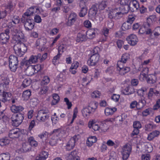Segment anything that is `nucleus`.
<instances>
[{
    "instance_id": "nucleus-1",
    "label": "nucleus",
    "mask_w": 160,
    "mask_h": 160,
    "mask_svg": "<svg viewBox=\"0 0 160 160\" xmlns=\"http://www.w3.org/2000/svg\"><path fill=\"white\" fill-rule=\"evenodd\" d=\"M47 53H45L42 55L40 53H38L37 55H32L31 56L29 60L24 62L26 65L31 64L37 62L38 61L42 62L45 60L47 57Z\"/></svg>"
},
{
    "instance_id": "nucleus-2",
    "label": "nucleus",
    "mask_w": 160,
    "mask_h": 160,
    "mask_svg": "<svg viewBox=\"0 0 160 160\" xmlns=\"http://www.w3.org/2000/svg\"><path fill=\"white\" fill-rule=\"evenodd\" d=\"M15 53L18 56H22L27 50V47L23 43H18L14 46Z\"/></svg>"
},
{
    "instance_id": "nucleus-3",
    "label": "nucleus",
    "mask_w": 160,
    "mask_h": 160,
    "mask_svg": "<svg viewBox=\"0 0 160 160\" xmlns=\"http://www.w3.org/2000/svg\"><path fill=\"white\" fill-rule=\"evenodd\" d=\"M50 112L47 109H42L39 111L37 116V119L40 122H44L48 119Z\"/></svg>"
},
{
    "instance_id": "nucleus-4",
    "label": "nucleus",
    "mask_w": 160,
    "mask_h": 160,
    "mask_svg": "<svg viewBox=\"0 0 160 160\" xmlns=\"http://www.w3.org/2000/svg\"><path fill=\"white\" fill-rule=\"evenodd\" d=\"M24 118V115L21 113H14L11 118L12 124L16 127L18 126L22 122Z\"/></svg>"
},
{
    "instance_id": "nucleus-5",
    "label": "nucleus",
    "mask_w": 160,
    "mask_h": 160,
    "mask_svg": "<svg viewBox=\"0 0 160 160\" xmlns=\"http://www.w3.org/2000/svg\"><path fill=\"white\" fill-rule=\"evenodd\" d=\"M122 16L121 8H116L110 11L108 13V17L110 19L118 20Z\"/></svg>"
},
{
    "instance_id": "nucleus-6",
    "label": "nucleus",
    "mask_w": 160,
    "mask_h": 160,
    "mask_svg": "<svg viewBox=\"0 0 160 160\" xmlns=\"http://www.w3.org/2000/svg\"><path fill=\"white\" fill-rule=\"evenodd\" d=\"M9 66L11 70L15 72L18 68V58L14 55H11L9 57Z\"/></svg>"
},
{
    "instance_id": "nucleus-7",
    "label": "nucleus",
    "mask_w": 160,
    "mask_h": 160,
    "mask_svg": "<svg viewBox=\"0 0 160 160\" xmlns=\"http://www.w3.org/2000/svg\"><path fill=\"white\" fill-rule=\"evenodd\" d=\"M10 35V30L6 29L4 32L0 34V43L2 45L6 44L8 42Z\"/></svg>"
},
{
    "instance_id": "nucleus-8",
    "label": "nucleus",
    "mask_w": 160,
    "mask_h": 160,
    "mask_svg": "<svg viewBox=\"0 0 160 160\" xmlns=\"http://www.w3.org/2000/svg\"><path fill=\"white\" fill-rule=\"evenodd\" d=\"M131 150V146L129 144H127L123 146L122 152V159L123 160H127L128 159Z\"/></svg>"
},
{
    "instance_id": "nucleus-9",
    "label": "nucleus",
    "mask_w": 160,
    "mask_h": 160,
    "mask_svg": "<svg viewBox=\"0 0 160 160\" xmlns=\"http://www.w3.org/2000/svg\"><path fill=\"white\" fill-rule=\"evenodd\" d=\"M151 24L148 22H145L139 28L138 32L140 34L146 33L150 34L152 33V30L150 28Z\"/></svg>"
},
{
    "instance_id": "nucleus-10",
    "label": "nucleus",
    "mask_w": 160,
    "mask_h": 160,
    "mask_svg": "<svg viewBox=\"0 0 160 160\" xmlns=\"http://www.w3.org/2000/svg\"><path fill=\"white\" fill-rule=\"evenodd\" d=\"M100 57L99 54L92 55L88 61V65L90 66L95 65L99 61Z\"/></svg>"
},
{
    "instance_id": "nucleus-11",
    "label": "nucleus",
    "mask_w": 160,
    "mask_h": 160,
    "mask_svg": "<svg viewBox=\"0 0 160 160\" xmlns=\"http://www.w3.org/2000/svg\"><path fill=\"white\" fill-rule=\"evenodd\" d=\"M79 5L81 8V9L79 13V16L80 17L84 16L87 14L88 9L85 6V3L87 2L88 0H79Z\"/></svg>"
},
{
    "instance_id": "nucleus-12",
    "label": "nucleus",
    "mask_w": 160,
    "mask_h": 160,
    "mask_svg": "<svg viewBox=\"0 0 160 160\" xmlns=\"http://www.w3.org/2000/svg\"><path fill=\"white\" fill-rule=\"evenodd\" d=\"M24 25L26 30H31L34 28V24L33 20L30 18H26L24 21Z\"/></svg>"
},
{
    "instance_id": "nucleus-13",
    "label": "nucleus",
    "mask_w": 160,
    "mask_h": 160,
    "mask_svg": "<svg viewBox=\"0 0 160 160\" xmlns=\"http://www.w3.org/2000/svg\"><path fill=\"white\" fill-rule=\"evenodd\" d=\"M21 134L20 130L15 128L10 130L9 132V136L10 138H14L19 137Z\"/></svg>"
},
{
    "instance_id": "nucleus-14",
    "label": "nucleus",
    "mask_w": 160,
    "mask_h": 160,
    "mask_svg": "<svg viewBox=\"0 0 160 160\" xmlns=\"http://www.w3.org/2000/svg\"><path fill=\"white\" fill-rule=\"evenodd\" d=\"M87 38L86 31H82L77 34L76 41L78 42H82L86 41Z\"/></svg>"
},
{
    "instance_id": "nucleus-15",
    "label": "nucleus",
    "mask_w": 160,
    "mask_h": 160,
    "mask_svg": "<svg viewBox=\"0 0 160 160\" xmlns=\"http://www.w3.org/2000/svg\"><path fill=\"white\" fill-rule=\"evenodd\" d=\"M127 40L128 43L131 45L133 46L137 43L138 41V39L135 35L131 34L127 38Z\"/></svg>"
},
{
    "instance_id": "nucleus-16",
    "label": "nucleus",
    "mask_w": 160,
    "mask_h": 160,
    "mask_svg": "<svg viewBox=\"0 0 160 160\" xmlns=\"http://www.w3.org/2000/svg\"><path fill=\"white\" fill-rule=\"evenodd\" d=\"M11 97V93L3 91L2 94L0 95V101L4 102H6L9 100Z\"/></svg>"
},
{
    "instance_id": "nucleus-17",
    "label": "nucleus",
    "mask_w": 160,
    "mask_h": 160,
    "mask_svg": "<svg viewBox=\"0 0 160 160\" xmlns=\"http://www.w3.org/2000/svg\"><path fill=\"white\" fill-rule=\"evenodd\" d=\"M77 15L74 12L71 13L69 15L68 21L67 22L68 26H71L77 20Z\"/></svg>"
},
{
    "instance_id": "nucleus-18",
    "label": "nucleus",
    "mask_w": 160,
    "mask_h": 160,
    "mask_svg": "<svg viewBox=\"0 0 160 160\" xmlns=\"http://www.w3.org/2000/svg\"><path fill=\"white\" fill-rule=\"evenodd\" d=\"M130 10L134 12L138 10L139 8V4L138 1L133 0L130 1Z\"/></svg>"
},
{
    "instance_id": "nucleus-19",
    "label": "nucleus",
    "mask_w": 160,
    "mask_h": 160,
    "mask_svg": "<svg viewBox=\"0 0 160 160\" xmlns=\"http://www.w3.org/2000/svg\"><path fill=\"white\" fill-rule=\"evenodd\" d=\"M134 89L133 87L131 85L128 86L122 91V93L125 95H129L134 92Z\"/></svg>"
},
{
    "instance_id": "nucleus-20",
    "label": "nucleus",
    "mask_w": 160,
    "mask_h": 160,
    "mask_svg": "<svg viewBox=\"0 0 160 160\" xmlns=\"http://www.w3.org/2000/svg\"><path fill=\"white\" fill-rule=\"evenodd\" d=\"M77 152L75 150L72 152L66 155V158L67 160H74L77 158H79L77 155Z\"/></svg>"
},
{
    "instance_id": "nucleus-21",
    "label": "nucleus",
    "mask_w": 160,
    "mask_h": 160,
    "mask_svg": "<svg viewBox=\"0 0 160 160\" xmlns=\"http://www.w3.org/2000/svg\"><path fill=\"white\" fill-rule=\"evenodd\" d=\"M9 83V81L8 79H6L3 81L0 84V91L1 92L4 91L6 90L8 87V84Z\"/></svg>"
},
{
    "instance_id": "nucleus-22",
    "label": "nucleus",
    "mask_w": 160,
    "mask_h": 160,
    "mask_svg": "<svg viewBox=\"0 0 160 160\" xmlns=\"http://www.w3.org/2000/svg\"><path fill=\"white\" fill-rule=\"evenodd\" d=\"M110 0H103L98 4H96L98 9L100 10L104 9L108 5L110 2Z\"/></svg>"
},
{
    "instance_id": "nucleus-23",
    "label": "nucleus",
    "mask_w": 160,
    "mask_h": 160,
    "mask_svg": "<svg viewBox=\"0 0 160 160\" xmlns=\"http://www.w3.org/2000/svg\"><path fill=\"white\" fill-rule=\"evenodd\" d=\"M160 134V132L158 130H154L148 134L147 139L149 141L152 140L154 138L157 137Z\"/></svg>"
},
{
    "instance_id": "nucleus-24",
    "label": "nucleus",
    "mask_w": 160,
    "mask_h": 160,
    "mask_svg": "<svg viewBox=\"0 0 160 160\" xmlns=\"http://www.w3.org/2000/svg\"><path fill=\"white\" fill-rule=\"evenodd\" d=\"M87 38L92 39L95 37L97 33V29H92L86 32Z\"/></svg>"
},
{
    "instance_id": "nucleus-25",
    "label": "nucleus",
    "mask_w": 160,
    "mask_h": 160,
    "mask_svg": "<svg viewBox=\"0 0 160 160\" xmlns=\"http://www.w3.org/2000/svg\"><path fill=\"white\" fill-rule=\"evenodd\" d=\"M92 112V111L88 107H84L82 111V115L85 118L89 116L90 113Z\"/></svg>"
},
{
    "instance_id": "nucleus-26",
    "label": "nucleus",
    "mask_w": 160,
    "mask_h": 160,
    "mask_svg": "<svg viewBox=\"0 0 160 160\" xmlns=\"http://www.w3.org/2000/svg\"><path fill=\"white\" fill-rule=\"evenodd\" d=\"M23 109L24 108L22 106H16L14 104H12L11 107V111L15 113H17L18 112L22 111Z\"/></svg>"
},
{
    "instance_id": "nucleus-27",
    "label": "nucleus",
    "mask_w": 160,
    "mask_h": 160,
    "mask_svg": "<svg viewBox=\"0 0 160 160\" xmlns=\"http://www.w3.org/2000/svg\"><path fill=\"white\" fill-rule=\"evenodd\" d=\"M36 71L37 72H38V70H35V67L32 66L28 67L26 70L27 74L28 76H32L33 75L34 73L36 72Z\"/></svg>"
},
{
    "instance_id": "nucleus-28",
    "label": "nucleus",
    "mask_w": 160,
    "mask_h": 160,
    "mask_svg": "<svg viewBox=\"0 0 160 160\" xmlns=\"http://www.w3.org/2000/svg\"><path fill=\"white\" fill-rule=\"evenodd\" d=\"M116 110L117 109L115 108H105L104 112L106 115L108 116L112 115Z\"/></svg>"
},
{
    "instance_id": "nucleus-29",
    "label": "nucleus",
    "mask_w": 160,
    "mask_h": 160,
    "mask_svg": "<svg viewBox=\"0 0 160 160\" xmlns=\"http://www.w3.org/2000/svg\"><path fill=\"white\" fill-rule=\"evenodd\" d=\"M88 127L89 128H92L94 131H98L101 129L98 125L94 123L93 122H88Z\"/></svg>"
},
{
    "instance_id": "nucleus-30",
    "label": "nucleus",
    "mask_w": 160,
    "mask_h": 160,
    "mask_svg": "<svg viewBox=\"0 0 160 160\" xmlns=\"http://www.w3.org/2000/svg\"><path fill=\"white\" fill-rule=\"evenodd\" d=\"M156 74V73L155 72L154 75L152 74L148 76L147 80V82L148 83L153 84L156 82V78L155 76V75Z\"/></svg>"
},
{
    "instance_id": "nucleus-31",
    "label": "nucleus",
    "mask_w": 160,
    "mask_h": 160,
    "mask_svg": "<svg viewBox=\"0 0 160 160\" xmlns=\"http://www.w3.org/2000/svg\"><path fill=\"white\" fill-rule=\"evenodd\" d=\"M108 121L107 120H105L101 122V126L100 128L103 132H105L108 129V127L107 126Z\"/></svg>"
},
{
    "instance_id": "nucleus-32",
    "label": "nucleus",
    "mask_w": 160,
    "mask_h": 160,
    "mask_svg": "<svg viewBox=\"0 0 160 160\" xmlns=\"http://www.w3.org/2000/svg\"><path fill=\"white\" fill-rule=\"evenodd\" d=\"M31 147L28 142L23 143L22 144V149L24 152H26L30 150Z\"/></svg>"
},
{
    "instance_id": "nucleus-33",
    "label": "nucleus",
    "mask_w": 160,
    "mask_h": 160,
    "mask_svg": "<svg viewBox=\"0 0 160 160\" xmlns=\"http://www.w3.org/2000/svg\"><path fill=\"white\" fill-rule=\"evenodd\" d=\"M28 143L30 146L36 147L38 145V142L35 140L34 138L32 137H29L28 138Z\"/></svg>"
},
{
    "instance_id": "nucleus-34",
    "label": "nucleus",
    "mask_w": 160,
    "mask_h": 160,
    "mask_svg": "<svg viewBox=\"0 0 160 160\" xmlns=\"http://www.w3.org/2000/svg\"><path fill=\"white\" fill-rule=\"evenodd\" d=\"M121 9L122 15L124 14H126L130 10V6L127 4V3L125 2V5L123 6L122 8H121Z\"/></svg>"
},
{
    "instance_id": "nucleus-35",
    "label": "nucleus",
    "mask_w": 160,
    "mask_h": 160,
    "mask_svg": "<svg viewBox=\"0 0 160 160\" xmlns=\"http://www.w3.org/2000/svg\"><path fill=\"white\" fill-rule=\"evenodd\" d=\"M50 78L47 76H44L43 77L41 82L42 86L47 85L50 82Z\"/></svg>"
},
{
    "instance_id": "nucleus-36",
    "label": "nucleus",
    "mask_w": 160,
    "mask_h": 160,
    "mask_svg": "<svg viewBox=\"0 0 160 160\" xmlns=\"http://www.w3.org/2000/svg\"><path fill=\"white\" fill-rule=\"evenodd\" d=\"M78 140V139L77 138V136H74L73 137L71 138L67 144L68 145H70L71 147H74L75 146V143Z\"/></svg>"
},
{
    "instance_id": "nucleus-37",
    "label": "nucleus",
    "mask_w": 160,
    "mask_h": 160,
    "mask_svg": "<svg viewBox=\"0 0 160 160\" xmlns=\"http://www.w3.org/2000/svg\"><path fill=\"white\" fill-rule=\"evenodd\" d=\"M53 99L52 101L51 105H54L56 104L59 102L60 99L59 96L57 94H54L53 96Z\"/></svg>"
},
{
    "instance_id": "nucleus-38",
    "label": "nucleus",
    "mask_w": 160,
    "mask_h": 160,
    "mask_svg": "<svg viewBox=\"0 0 160 160\" xmlns=\"http://www.w3.org/2000/svg\"><path fill=\"white\" fill-rule=\"evenodd\" d=\"M97 103L96 102L92 101L89 103L88 107H89L92 112H93L97 108Z\"/></svg>"
},
{
    "instance_id": "nucleus-39",
    "label": "nucleus",
    "mask_w": 160,
    "mask_h": 160,
    "mask_svg": "<svg viewBox=\"0 0 160 160\" xmlns=\"http://www.w3.org/2000/svg\"><path fill=\"white\" fill-rule=\"evenodd\" d=\"M97 6L96 5H93L90 9L89 12L90 14H92V15H95L97 13Z\"/></svg>"
},
{
    "instance_id": "nucleus-40",
    "label": "nucleus",
    "mask_w": 160,
    "mask_h": 160,
    "mask_svg": "<svg viewBox=\"0 0 160 160\" xmlns=\"http://www.w3.org/2000/svg\"><path fill=\"white\" fill-rule=\"evenodd\" d=\"M31 92L29 90H27L24 91L22 94V97L26 100H28L31 95Z\"/></svg>"
},
{
    "instance_id": "nucleus-41",
    "label": "nucleus",
    "mask_w": 160,
    "mask_h": 160,
    "mask_svg": "<svg viewBox=\"0 0 160 160\" xmlns=\"http://www.w3.org/2000/svg\"><path fill=\"white\" fill-rule=\"evenodd\" d=\"M31 82V80L29 78H25L22 82V86L23 88H26L29 86Z\"/></svg>"
},
{
    "instance_id": "nucleus-42",
    "label": "nucleus",
    "mask_w": 160,
    "mask_h": 160,
    "mask_svg": "<svg viewBox=\"0 0 160 160\" xmlns=\"http://www.w3.org/2000/svg\"><path fill=\"white\" fill-rule=\"evenodd\" d=\"M46 42V39L43 38L38 39L37 41L38 46H42L45 45Z\"/></svg>"
},
{
    "instance_id": "nucleus-43",
    "label": "nucleus",
    "mask_w": 160,
    "mask_h": 160,
    "mask_svg": "<svg viewBox=\"0 0 160 160\" xmlns=\"http://www.w3.org/2000/svg\"><path fill=\"white\" fill-rule=\"evenodd\" d=\"M130 69V68L129 67H123L121 69H120V71L118 72L120 74L123 75L126 73L129 72Z\"/></svg>"
},
{
    "instance_id": "nucleus-44",
    "label": "nucleus",
    "mask_w": 160,
    "mask_h": 160,
    "mask_svg": "<svg viewBox=\"0 0 160 160\" xmlns=\"http://www.w3.org/2000/svg\"><path fill=\"white\" fill-rule=\"evenodd\" d=\"M10 140L7 138H4L0 140V144L1 146H4L8 144L10 142Z\"/></svg>"
},
{
    "instance_id": "nucleus-45",
    "label": "nucleus",
    "mask_w": 160,
    "mask_h": 160,
    "mask_svg": "<svg viewBox=\"0 0 160 160\" xmlns=\"http://www.w3.org/2000/svg\"><path fill=\"white\" fill-rule=\"evenodd\" d=\"M48 153L45 151H42L39 155L41 160H45L48 157Z\"/></svg>"
},
{
    "instance_id": "nucleus-46",
    "label": "nucleus",
    "mask_w": 160,
    "mask_h": 160,
    "mask_svg": "<svg viewBox=\"0 0 160 160\" xmlns=\"http://www.w3.org/2000/svg\"><path fill=\"white\" fill-rule=\"evenodd\" d=\"M131 24L128 22H125L122 24V29L123 31L129 29L131 28Z\"/></svg>"
},
{
    "instance_id": "nucleus-47",
    "label": "nucleus",
    "mask_w": 160,
    "mask_h": 160,
    "mask_svg": "<svg viewBox=\"0 0 160 160\" xmlns=\"http://www.w3.org/2000/svg\"><path fill=\"white\" fill-rule=\"evenodd\" d=\"M126 63L122 61L121 60L118 61L117 63V69L118 71L120 69H121L124 67V64Z\"/></svg>"
},
{
    "instance_id": "nucleus-48",
    "label": "nucleus",
    "mask_w": 160,
    "mask_h": 160,
    "mask_svg": "<svg viewBox=\"0 0 160 160\" xmlns=\"http://www.w3.org/2000/svg\"><path fill=\"white\" fill-rule=\"evenodd\" d=\"M129 54L127 53H125L123 54L121 57V60L122 61L124 62H126L129 59Z\"/></svg>"
},
{
    "instance_id": "nucleus-49",
    "label": "nucleus",
    "mask_w": 160,
    "mask_h": 160,
    "mask_svg": "<svg viewBox=\"0 0 160 160\" xmlns=\"http://www.w3.org/2000/svg\"><path fill=\"white\" fill-rule=\"evenodd\" d=\"M10 156L8 154L2 153L0 155V160H10Z\"/></svg>"
},
{
    "instance_id": "nucleus-50",
    "label": "nucleus",
    "mask_w": 160,
    "mask_h": 160,
    "mask_svg": "<svg viewBox=\"0 0 160 160\" xmlns=\"http://www.w3.org/2000/svg\"><path fill=\"white\" fill-rule=\"evenodd\" d=\"M19 31L17 29V27L16 26L13 27V28H12L10 30V32L11 33L12 36H15L17 35V34Z\"/></svg>"
},
{
    "instance_id": "nucleus-51",
    "label": "nucleus",
    "mask_w": 160,
    "mask_h": 160,
    "mask_svg": "<svg viewBox=\"0 0 160 160\" xmlns=\"http://www.w3.org/2000/svg\"><path fill=\"white\" fill-rule=\"evenodd\" d=\"M109 31V29L106 28H104L103 29L102 32L105 37V38L102 39V41L104 42L106 41V37L108 36V35Z\"/></svg>"
},
{
    "instance_id": "nucleus-52",
    "label": "nucleus",
    "mask_w": 160,
    "mask_h": 160,
    "mask_svg": "<svg viewBox=\"0 0 160 160\" xmlns=\"http://www.w3.org/2000/svg\"><path fill=\"white\" fill-rule=\"evenodd\" d=\"M30 103L31 106L33 108L36 106L38 103V100L36 98H34L31 99Z\"/></svg>"
},
{
    "instance_id": "nucleus-53",
    "label": "nucleus",
    "mask_w": 160,
    "mask_h": 160,
    "mask_svg": "<svg viewBox=\"0 0 160 160\" xmlns=\"http://www.w3.org/2000/svg\"><path fill=\"white\" fill-rule=\"evenodd\" d=\"M42 86V87L41 88L39 92V93L40 94L46 93L48 89V88L47 86Z\"/></svg>"
},
{
    "instance_id": "nucleus-54",
    "label": "nucleus",
    "mask_w": 160,
    "mask_h": 160,
    "mask_svg": "<svg viewBox=\"0 0 160 160\" xmlns=\"http://www.w3.org/2000/svg\"><path fill=\"white\" fill-rule=\"evenodd\" d=\"M145 105L144 101H143V100H141L138 102H137V108L138 109H140L143 108Z\"/></svg>"
},
{
    "instance_id": "nucleus-55",
    "label": "nucleus",
    "mask_w": 160,
    "mask_h": 160,
    "mask_svg": "<svg viewBox=\"0 0 160 160\" xmlns=\"http://www.w3.org/2000/svg\"><path fill=\"white\" fill-rule=\"evenodd\" d=\"M15 36L17 38L18 40L23 39L24 38V37L23 34L20 31L17 34V35Z\"/></svg>"
},
{
    "instance_id": "nucleus-56",
    "label": "nucleus",
    "mask_w": 160,
    "mask_h": 160,
    "mask_svg": "<svg viewBox=\"0 0 160 160\" xmlns=\"http://www.w3.org/2000/svg\"><path fill=\"white\" fill-rule=\"evenodd\" d=\"M11 21L13 22V24H18L19 22V17L18 16H14L12 18V20Z\"/></svg>"
},
{
    "instance_id": "nucleus-57",
    "label": "nucleus",
    "mask_w": 160,
    "mask_h": 160,
    "mask_svg": "<svg viewBox=\"0 0 160 160\" xmlns=\"http://www.w3.org/2000/svg\"><path fill=\"white\" fill-rule=\"evenodd\" d=\"M101 93L98 91H95L91 94V96L93 98H99Z\"/></svg>"
},
{
    "instance_id": "nucleus-58",
    "label": "nucleus",
    "mask_w": 160,
    "mask_h": 160,
    "mask_svg": "<svg viewBox=\"0 0 160 160\" xmlns=\"http://www.w3.org/2000/svg\"><path fill=\"white\" fill-rule=\"evenodd\" d=\"M146 151L148 152H151L153 150V148L150 144H148L145 145Z\"/></svg>"
},
{
    "instance_id": "nucleus-59",
    "label": "nucleus",
    "mask_w": 160,
    "mask_h": 160,
    "mask_svg": "<svg viewBox=\"0 0 160 160\" xmlns=\"http://www.w3.org/2000/svg\"><path fill=\"white\" fill-rule=\"evenodd\" d=\"M133 127L134 128L138 129L141 127V125L139 121H136L133 122Z\"/></svg>"
},
{
    "instance_id": "nucleus-60",
    "label": "nucleus",
    "mask_w": 160,
    "mask_h": 160,
    "mask_svg": "<svg viewBox=\"0 0 160 160\" xmlns=\"http://www.w3.org/2000/svg\"><path fill=\"white\" fill-rule=\"evenodd\" d=\"M151 112V109L148 108L144 110L142 113V116H147L150 114Z\"/></svg>"
},
{
    "instance_id": "nucleus-61",
    "label": "nucleus",
    "mask_w": 160,
    "mask_h": 160,
    "mask_svg": "<svg viewBox=\"0 0 160 160\" xmlns=\"http://www.w3.org/2000/svg\"><path fill=\"white\" fill-rule=\"evenodd\" d=\"M48 135V133L46 131L43 132L42 133L38 135V136L41 139L46 138Z\"/></svg>"
},
{
    "instance_id": "nucleus-62",
    "label": "nucleus",
    "mask_w": 160,
    "mask_h": 160,
    "mask_svg": "<svg viewBox=\"0 0 160 160\" xmlns=\"http://www.w3.org/2000/svg\"><path fill=\"white\" fill-rule=\"evenodd\" d=\"M135 19V18L133 16L131 15H129L127 22L131 24Z\"/></svg>"
},
{
    "instance_id": "nucleus-63",
    "label": "nucleus",
    "mask_w": 160,
    "mask_h": 160,
    "mask_svg": "<svg viewBox=\"0 0 160 160\" xmlns=\"http://www.w3.org/2000/svg\"><path fill=\"white\" fill-rule=\"evenodd\" d=\"M158 20V18L155 15H151L149 17V18L148 19L147 22H148L150 21H151L152 22H155Z\"/></svg>"
},
{
    "instance_id": "nucleus-64",
    "label": "nucleus",
    "mask_w": 160,
    "mask_h": 160,
    "mask_svg": "<svg viewBox=\"0 0 160 160\" xmlns=\"http://www.w3.org/2000/svg\"><path fill=\"white\" fill-rule=\"evenodd\" d=\"M152 99L146 96L144 98V100H143V101H144L145 104L147 103L148 104H150L152 102Z\"/></svg>"
}]
</instances>
